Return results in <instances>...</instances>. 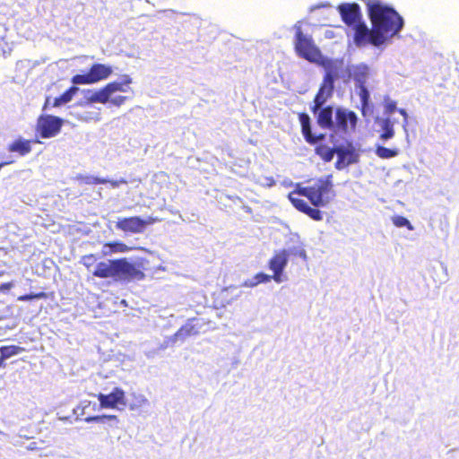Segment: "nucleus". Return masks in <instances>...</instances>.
I'll use <instances>...</instances> for the list:
<instances>
[{
	"instance_id": "18",
	"label": "nucleus",
	"mask_w": 459,
	"mask_h": 459,
	"mask_svg": "<svg viewBox=\"0 0 459 459\" xmlns=\"http://www.w3.org/2000/svg\"><path fill=\"white\" fill-rule=\"evenodd\" d=\"M77 91H78V88L76 86H71L62 95L55 98L51 104H50V97H47L45 103L43 105V109H47L49 106L56 108L63 104H66V103L70 102L72 100L74 95Z\"/></svg>"
},
{
	"instance_id": "8",
	"label": "nucleus",
	"mask_w": 459,
	"mask_h": 459,
	"mask_svg": "<svg viewBox=\"0 0 459 459\" xmlns=\"http://www.w3.org/2000/svg\"><path fill=\"white\" fill-rule=\"evenodd\" d=\"M64 120L52 115H41L38 117L36 133L41 138H51L59 134Z\"/></svg>"
},
{
	"instance_id": "10",
	"label": "nucleus",
	"mask_w": 459,
	"mask_h": 459,
	"mask_svg": "<svg viewBox=\"0 0 459 459\" xmlns=\"http://www.w3.org/2000/svg\"><path fill=\"white\" fill-rule=\"evenodd\" d=\"M198 319L195 317L190 318L173 335L169 336L161 345V349H165L169 346H172L178 341L183 342L186 338L199 333L201 325L198 323Z\"/></svg>"
},
{
	"instance_id": "15",
	"label": "nucleus",
	"mask_w": 459,
	"mask_h": 459,
	"mask_svg": "<svg viewBox=\"0 0 459 459\" xmlns=\"http://www.w3.org/2000/svg\"><path fill=\"white\" fill-rule=\"evenodd\" d=\"M98 400L102 408H117L118 405H126V393L119 387H115L108 394H98Z\"/></svg>"
},
{
	"instance_id": "34",
	"label": "nucleus",
	"mask_w": 459,
	"mask_h": 459,
	"mask_svg": "<svg viewBox=\"0 0 459 459\" xmlns=\"http://www.w3.org/2000/svg\"><path fill=\"white\" fill-rule=\"evenodd\" d=\"M396 110V103L394 101H388L385 105V114H392L394 111Z\"/></svg>"
},
{
	"instance_id": "6",
	"label": "nucleus",
	"mask_w": 459,
	"mask_h": 459,
	"mask_svg": "<svg viewBox=\"0 0 459 459\" xmlns=\"http://www.w3.org/2000/svg\"><path fill=\"white\" fill-rule=\"evenodd\" d=\"M295 50L300 57L309 62H317L322 56L321 51L314 44L313 39L307 37L300 29L295 33Z\"/></svg>"
},
{
	"instance_id": "17",
	"label": "nucleus",
	"mask_w": 459,
	"mask_h": 459,
	"mask_svg": "<svg viewBox=\"0 0 459 459\" xmlns=\"http://www.w3.org/2000/svg\"><path fill=\"white\" fill-rule=\"evenodd\" d=\"M377 124L379 126V138L383 142H386L394 136V121L390 117L378 118Z\"/></svg>"
},
{
	"instance_id": "28",
	"label": "nucleus",
	"mask_w": 459,
	"mask_h": 459,
	"mask_svg": "<svg viewBox=\"0 0 459 459\" xmlns=\"http://www.w3.org/2000/svg\"><path fill=\"white\" fill-rule=\"evenodd\" d=\"M49 298V295L45 291H40L37 293H29L21 295L17 298L19 301H30L32 299H47Z\"/></svg>"
},
{
	"instance_id": "27",
	"label": "nucleus",
	"mask_w": 459,
	"mask_h": 459,
	"mask_svg": "<svg viewBox=\"0 0 459 459\" xmlns=\"http://www.w3.org/2000/svg\"><path fill=\"white\" fill-rule=\"evenodd\" d=\"M319 88L333 92L334 76L331 72H327L323 78V82Z\"/></svg>"
},
{
	"instance_id": "14",
	"label": "nucleus",
	"mask_w": 459,
	"mask_h": 459,
	"mask_svg": "<svg viewBox=\"0 0 459 459\" xmlns=\"http://www.w3.org/2000/svg\"><path fill=\"white\" fill-rule=\"evenodd\" d=\"M337 9L342 22L349 27H351L361 21L362 14L360 7L356 3L342 4Z\"/></svg>"
},
{
	"instance_id": "5",
	"label": "nucleus",
	"mask_w": 459,
	"mask_h": 459,
	"mask_svg": "<svg viewBox=\"0 0 459 459\" xmlns=\"http://www.w3.org/2000/svg\"><path fill=\"white\" fill-rule=\"evenodd\" d=\"M112 74L113 69L110 65L95 63L90 67L87 74H75L72 77L71 82L75 85L93 84L108 79Z\"/></svg>"
},
{
	"instance_id": "20",
	"label": "nucleus",
	"mask_w": 459,
	"mask_h": 459,
	"mask_svg": "<svg viewBox=\"0 0 459 459\" xmlns=\"http://www.w3.org/2000/svg\"><path fill=\"white\" fill-rule=\"evenodd\" d=\"M31 143L30 140L19 138L10 143L7 150L10 152H17L21 156H25L31 152Z\"/></svg>"
},
{
	"instance_id": "9",
	"label": "nucleus",
	"mask_w": 459,
	"mask_h": 459,
	"mask_svg": "<svg viewBox=\"0 0 459 459\" xmlns=\"http://www.w3.org/2000/svg\"><path fill=\"white\" fill-rule=\"evenodd\" d=\"M358 117L354 111L337 108L335 109L334 129L344 134L355 132Z\"/></svg>"
},
{
	"instance_id": "38",
	"label": "nucleus",
	"mask_w": 459,
	"mask_h": 459,
	"mask_svg": "<svg viewBox=\"0 0 459 459\" xmlns=\"http://www.w3.org/2000/svg\"><path fill=\"white\" fill-rule=\"evenodd\" d=\"M3 274H4V272H1V271H0V276H2Z\"/></svg>"
},
{
	"instance_id": "33",
	"label": "nucleus",
	"mask_w": 459,
	"mask_h": 459,
	"mask_svg": "<svg viewBox=\"0 0 459 459\" xmlns=\"http://www.w3.org/2000/svg\"><path fill=\"white\" fill-rule=\"evenodd\" d=\"M271 278H273L272 276L268 275V274H265L264 273H257L255 276V284L257 283H263V282H268Z\"/></svg>"
},
{
	"instance_id": "37",
	"label": "nucleus",
	"mask_w": 459,
	"mask_h": 459,
	"mask_svg": "<svg viewBox=\"0 0 459 459\" xmlns=\"http://www.w3.org/2000/svg\"><path fill=\"white\" fill-rule=\"evenodd\" d=\"M7 164H10V162H8V161H6V162H1V163H0V169H1L2 167H4V165H7Z\"/></svg>"
},
{
	"instance_id": "30",
	"label": "nucleus",
	"mask_w": 459,
	"mask_h": 459,
	"mask_svg": "<svg viewBox=\"0 0 459 459\" xmlns=\"http://www.w3.org/2000/svg\"><path fill=\"white\" fill-rule=\"evenodd\" d=\"M106 420H114L116 422L118 421L117 417L116 415L90 416L85 419V421L87 422L104 423Z\"/></svg>"
},
{
	"instance_id": "3",
	"label": "nucleus",
	"mask_w": 459,
	"mask_h": 459,
	"mask_svg": "<svg viewBox=\"0 0 459 459\" xmlns=\"http://www.w3.org/2000/svg\"><path fill=\"white\" fill-rule=\"evenodd\" d=\"M91 274L100 279L111 278L116 281H141L145 278L144 273L125 257L99 262Z\"/></svg>"
},
{
	"instance_id": "22",
	"label": "nucleus",
	"mask_w": 459,
	"mask_h": 459,
	"mask_svg": "<svg viewBox=\"0 0 459 459\" xmlns=\"http://www.w3.org/2000/svg\"><path fill=\"white\" fill-rule=\"evenodd\" d=\"M332 91L319 88L318 91L316 92L314 98V105L311 108L312 112L316 113V111H318L321 108V107L326 102V100L332 97Z\"/></svg>"
},
{
	"instance_id": "7",
	"label": "nucleus",
	"mask_w": 459,
	"mask_h": 459,
	"mask_svg": "<svg viewBox=\"0 0 459 459\" xmlns=\"http://www.w3.org/2000/svg\"><path fill=\"white\" fill-rule=\"evenodd\" d=\"M160 221L157 217L148 216L142 219L139 216H130L120 218L116 221V229L125 233L138 234L143 233L148 225Z\"/></svg>"
},
{
	"instance_id": "32",
	"label": "nucleus",
	"mask_w": 459,
	"mask_h": 459,
	"mask_svg": "<svg viewBox=\"0 0 459 459\" xmlns=\"http://www.w3.org/2000/svg\"><path fill=\"white\" fill-rule=\"evenodd\" d=\"M392 221L398 228L406 227L410 230L413 229L409 220L403 216H394Z\"/></svg>"
},
{
	"instance_id": "13",
	"label": "nucleus",
	"mask_w": 459,
	"mask_h": 459,
	"mask_svg": "<svg viewBox=\"0 0 459 459\" xmlns=\"http://www.w3.org/2000/svg\"><path fill=\"white\" fill-rule=\"evenodd\" d=\"M336 154L337 160L335 162V168L339 170L357 163L359 159V154L351 143L348 144L347 147H337Z\"/></svg>"
},
{
	"instance_id": "23",
	"label": "nucleus",
	"mask_w": 459,
	"mask_h": 459,
	"mask_svg": "<svg viewBox=\"0 0 459 459\" xmlns=\"http://www.w3.org/2000/svg\"><path fill=\"white\" fill-rule=\"evenodd\" d=\"M337 147L331 148L325 144L320 143L316 146L315 152L325 162H330L334 154H336Z\"/></svg>"
},
{
	"instance_id": "16",
	"label": "nucleus",
	"mask_w": 459,
	"mask_h": 459,
	"mask_svg": "<svg viewBox=\"0 0 459 459\" xmlns=\"http://www.w3.org/2000/svg\"><path fill=\"white\" fill-rule=\"evenodd\" d=\"M299 119L301 125V132L305 138V140L310 143L315 144L319 140L325 139V135L324 134H320L318 135H314L311 130V120L309 116L307 113H299Z\"/></svg>"
},
{
	"instance_id": "4",
	"label": "nucleus",
	"mask_w": 459,
	"mask_h": 459,
	"mask_svg": "<svg viewBox=\"0 0 459 459\" xmlns=\"http://www.w3.org/2000/svg\"><path fill=\"white\" fill-rule=\"evenodd\" d=\"M133 80L130 75L123 74L120 81H113L107 83L101 89L95 91L88 98L91 103H101L106 104L109 102L111 105L120 107L126 103L130 98L127 96H115L114 94L117 91L126 93L132 91L130 84Z\"/></svg>"
},
{
	"instance_id": "31",
	"label": "nucleus",
	"mask_w": 459,
	"mask_h": 459,
	"mask_svg": "<svg viewBox=\"0 0 459 459\" xmlns=\"http://www.w3.org/2000/svg\"><path fill=\"white\" fill-rule=\"evenodd\" d=\"M82 264L89 272H91V268L98 264L97 256L94 254L85 255L82 257Z\"/></svg>"
},
{
	"instance_id": "2",
	"label": "nucleus",
	"mask_w": 459,
	"mask_h": 459,
	"mask_svg": "<svg viewBox=\"0 0 459 459\" xmlns=\"http://www.w3.org/2000/svg\"><path fill=\"white\" fill-rule=\"evenodd\" d=\"M368 15L373 26L374 43L382 45L397 35L403 27V17L379 0H368Z\"/></svg>"
},
{
	"instance_id": "11",
	"label": "nucleus",
	"mask_w": 459,
	"mask_h": 459,
	"mask_svg": "<svg viewBox=\"0 0 459 459\" xmlns=\"http://www.w3.org/2000/svg\"><path fill=\"white\" fill-rule=\"evenodd\" d=\"M290 252L281 249L273 254L268 262V267L273 271V279L276 282L281 281V275L289 261Z\"/></svg>"
},
{
	"instance_id": "24",
	"label": "nucleus",
	"mask_w": 459,
	"mask_h": 459,
	"mask_svg": "<svg viewBox=\"0 0 459 459\" xmlns=\"http://www.w3.org/2000/svg\"><path fill=\"white\" fill-rule=\"evenodd\" d=\"M22 348L16 345H5L0 347V368L4 366V361L22 351Z\"/></svg>"
},
{
	"instance_id": "1",
	"label": "nucleus",
	"mask_w": 459,
	"mask_h": 459,
	"mask_svg": "<svg viewBox=\"0 0 459 459\" xmlns=\"http://www.w3.org/2000/svg\"><path fill=\"white\" fill-rule=\"evenodd\" d=\"M334 195L333 176L330 174L318 178L311 186H297L289 194L288 198L299 212L320 221L323 220V212L318 208L328 205Z\"/></svg>"
},
{
	"instance_id": "29",
	"label": "nucleus",
	"mask_w": 459,
	"mask_h": 459,
	"mask_svg": "<svg viewBox=\"0 0 459 459\" xmlns=\"http://www.w3.org/2000/svg\"><path fill=\"white\" fill-rule=\"evenodd\" d=\"M376 154L381 159H390L395 157L398 152L396 150L389 149L384 146H377L376 148Z\"/></svg>"
},
{
	"instance_id": "12",
	"label": "nucleus",
	"mask_w": 459,
	"mask_h": 459,
	"mask_svg": "<svg viewBox=\"0 0 459 459\" xmlns=\"http://www.w3.org/2000/svg\"><path fill=\"white\" fill-rule=\"evenodd\" d=\"M351 28L354 30L353 42L357 47H364L367 44H371L376 47L382 45L381 43H374L373 27L369 30L364 22L360 21L351 26Z\"/></svg>"
},
{
	"instance_id": "19",
	"label": "nucleus",
	"mask_w": 459,
	"mask_h": 459,
	"mask_svg": "<svg viewBox=\"0 0 459 459\" xmlns=\"http://www.w3.org/2000/svg\"><path fill=\"white\" fill-rule=\"evenodd\" d=\"M333 110L331 106L325 107L319 110L316 122L320 127L324 129H334V122L333 121Z\"/></svg>"
},
{
	"instance_id": "21",
	"label": "nucleus",
	"mask_w": 459,
	"mask_h": 459,
	"mask_svg": "<svg viewBox=\"0 0 459 459\" xmlns=\"http://www.w3.org/2000/svg\"><path fill=\"white\" fill-rule=\"evenodd\" d=\"M131 248L121 241L107 242L103 246L102 253L104 255H108L116 253H126Z\"/></svg>"
},
{
	"instance_id": "26",
	"label": "nucleus",
	"mask_w": 459,
	"mask_h": 459,
	"mask_svg": "<svg viewBox=\"0 0 459 459\" xmlns=\"http://www.w3.org/2000/svg\"><path fill=\"white\" fill-rule=\"evenodd\" d=\"M368 74V67L365 65H361L356 67L354 73V80L358 85H365V81Z\"/></svg>"
},
{
	"instance_id": "36",
	"label": "nucleus",
	"mask_w": 459,
	"mask_h": 459,
	"mask_svg": "<svg viewBox=\"0 0 459 459\" xmlns=\"http://www.w3.org/2000/svg\"><path fill=\"white\" fill-rule=\"evenodd\" d=\"M12 287H13V284H12L11 282H6V283H3V284L0 286V290H10Z\"/></svg>"
},
{
	"instance_id": "35",
	"label": "nucleus",
	"mask_w": 459,
	"mask_h": 459,
	"mask_svg": "<svg viewBox=\"0 0 459 459\" xmlns=\"http://www.w3.org/2000/svg\"><path fill=\"white\" fill-rule=\"evenodd\" d=\"M398 112L403 117V128L406 130V127L408 126V113L404 108H399Z\"/></svg>"
},
{
	"instance_id": "25",
	"label": "nucleus",
	"mask_w": 459,
	"mask_h": 459,
	"mask_svg": "<svg viewBox=\"0 0 459 459\" xmlns=\"http://www.w3.org/2000/svg\"><path fill=\"white\" fill-rule=\"evenodd\" d=\"M358 88H359L358 94L359 96L360 103H361V113L364 117H366L368 111H371L370 107H369L370 95H369V92L365 85H358Z\"/></svg>"
}]
</instances>
